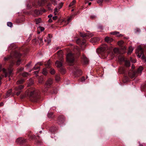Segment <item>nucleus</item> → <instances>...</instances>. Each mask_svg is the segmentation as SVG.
<instances>
[{
    "label": "nucleus",
    "instance_id": "20e7f679",
    "mask_svg": "<svg viewBox=\"0 0 146 146\" xmlns=\"http://www.w3.org/2000/svg\"><path fill=\"white\" fill-rule=\"evenodd\" d=\"M38 91L35 89H33L32 91L30 92L29 96L31 97L35 98L38 96Z\"/></svg>",
    "mask_w": 146,
    "mask_h": 146
},
{
    "label": "nucleus",
    "instance_id": "c756f323",
    "mask_svg": "<svg viewBox=\"0 0 146 146\" xmlns=\"http://www.w3.org/2000/svg\"><path fill=\"white\" fill-rule=\"evenodd\" d=\"M7 25L8 26L11 27H12V23L11 22H9L7 23Z\"/></svg>",
    "mask_w": 146,
    "mask_h": 146
},
{
    "label": "nucleus",
    "instance_id": "4d7b16f0",
    "mask_svg": "<svg viewBox=\"0 0 146 146\" xmlns=\"http://www.w3.org/2000/svg\"><path fill=\"white\" fill-rule=\"evenodd\" d=\"M139 146H143V145L139 143Z\"/></svg>",
    "mask_w": 146,
    "mask_h": 146
},
{
    "label": "nucleus",
    "instance_id": "a19ab883",
    "mask_svg": "<svg viewBox=\"0 0 146 146\" xmlns=\"http://www.w3.org/2000/svg\"><path fill=\"white\" fill-rule=\"evenodd\" d=\"M41 143V141L38 140L37 141V145H40Z\"/></svg>",
    "mask_w": 146,
    "mask_h": 146
},
{
    "label": "nucleus",
    "instance_id": "58836bf2",
    "mask_svg": "<svg viewBox=\"0 0 146 146\" xmlns=\"http://www.w3.org/2000/svg\"><path fill=\"white\" fill-rule=\"evenodd\" d=\"M52 2L54 4V5L57 4V2L55 1V0H52Z\"/></svg>",
    "mask_w": 146,
    "mask_h": 146
},
{
    "label": "nucleus",
    "instance_id": "f3484780",
    "mask_svg": "<svg viewBox=\"0 0 146 146\" xmlns=\"http://www.w3.org/2000/svg\"><path fill=\"white\" fill-rule=\"evenodd\" d=\"M133 50V49L132 47H130L129 48V50L127 53L128 54H130Z\"/></svg>",
    "mask_w": 146,
    "mask_h": 146
},
{
    "label": "nucleus",
    "instance_id": "3c124183",
    "mask_svg": "<svg viewBox=\"0 0 146 146\" xmlns=\"http://www.w3.org/2000/svg\"><path fill=\"white\" fill-rule=\"evenodd\" d=\"M142 57V59H144L145 58V57L144 55L143 54H142V57Z\"/></svg>",
    "mask_w": 146,
    "mask_h": 146
},
{
    "label": "nucleus",
    "instance_id": "8fccbe9b",
    "mask_svg": "<svg viewBox=\"0 0 146 146\" xmlns=\"http://www.w3.org/2000/svg\"><path fill=\"white\" fill-rule=\"evenodd\" d=\"M11 57V56L9 57L8 58H4V60H7L8 59H9Z\"/></svg>",
    "mask_w": 146,
    "mask_h": 146
},
{
    "label": "nucleus",
    "instance_id": "5701e85b",
    "mask_svg": "<svg viewBox=\"0 0 146 146\" xmlns=\"http://www.w3.org/2000/svg\"><path fill=\"white\" fill-rule=\"evenodd\" d=\"M41 21V19L40 18L36 19V23L37 24L40 22Z\"/></svg>",
    "mask_w": 146,
    "mask_h": 146
},
{
    "label": "nucleus",
    "instance_id": "864d4df0",
    "mask_svg": "<svg viewBox=\"0 0 146 146\" xmlns=\"http://www.w3.org/2000/svg\"><path fill=\"white\" fill-rule=\"evenodd\" d=\"M48 21L50 23H51L52 21V20L51 19H50Z\"/></svg>",
    "mask_w": 146,
    "mask_h": 146
},
{
    "label": "nucleus",
    "instance_id": "9d476101",
    "mask_svg": "<svg viewBox=\"0 0 146 146\" xmlns=\"http://www.w3.org/2000/svg\"><path fill=\"white\" fill-rule=\"evenodd\" d=\"M82 59L83 61L85 64H87L88 62V60L86 57L84 55H83L82 57Z\"/></svg>",
    "mask_w": 146,
    "mask_h": 146
},
{
    "label": "nucleus",
    "instance_id": "2f4dec72",
    "mask_svg": "<svg viewBox=\"0 0 146 146\" xmlns=\"http://www.w3.org/2000/svg\"><path fill=\"white\" fill-rule=\"evenodd\" d=\"M50 60H48L47 62L45 64V65L48 66L50 65Z\"/></svg>",
    "mask_w": 146,
    "mask_h": 146
},
{
    "label": "nucleus",
    "instance_id": "f257e3e1",
    "mask_svg": "<svg viewBox=\"0 0 146 146\" xmlns=\"http://www.w3.org/2000/svg\"><path fill=\"white\" fill-rule=\"evenodd\" d=\"M75 57L74 54L72 52H70L67 55V60L70 65H72V63L74 62Z\"/></svg>",
    "mask_w": 146,
    "mask_h": 146
},
{
    "label": "nucleus",
    "instance_id": "4c0bfd02",
    "mask_svg": "<svg viewBox=\"0 0 146 146\" xmlns=\"http://www.w3.org/2000/svg\"><path fill=\"white\" fill-rule=\"evenodd\" d=\"M80 35L83 37H86L87 36L86 34H83L82 33H80Z\"/></svg>",
    "mask_w": 146,
    "mask_h": 146
},
{
    "label": "nucleus",
    "instance_id": "39448f33",
    "mask_svg": "<svg viewBox=\"0 0 146 146\" xmlns=\"http://www.w3.org/2000/svg\"><path fill=\"white\" fill-rule=\"evenodd\" d=\"M23 88L24 86L22 85H19L18 87L15 88V90L17 92L16 93L17 95L19 96L20 94V93L21 92V90L23 89Z\"/></svg>",
    "mask_w": 146,
    "mask_h": 146
},
{
    "label": "nucleus",
    "instance_id": "09e8293b",
    "mask_svg": "<svg viewBox=\"0 0 146 146\" xmlns=\"http://www.w3.org/2000/svg\"><path fill=\"white\" fill-rule=\"evenodd\" d=\"M57 17L56 16H55L53 17V19L54 20H55L57 19Z\"/></svg>",
    "mask_w": 146,
    "mask_h": 146
},
{
    "label": "nucleus",
    "instance_id": "7c9ffc66",
    "mask_svg": "<svg viewBox=\"0 0 146 146\" xmlns=\"http://www.w3.org/2000/svg\"><path fill=\"white\" fill-rule=\"evenodd\" d=\"M55 73V71L54 69H51L50 71V73L52 74H54Z\"/></svg>",
    "mask_w": 146,
    "mask_h": 146
},
{
    "label": "nucleus",
    "instance_id": "de8ad7c7",
    "mask_svg": "<svg viewBox=\"0 0 146 146\" xmlns=\"http://www.w3.org/2000/svg\"><path fill=\"white\" fill-rule=\"evenodd\" d=\"M85 80V78L84 77H82V78L81 79V81L83 82Z\"/></svg>",
    "mask_w": 146,
    "mask_h": 146
},
{
    "label": "nucleus",
    "instance_id": "603ef678",
    "mask_svg": "<svg viewBox=\"0 0 146 146\" xmlns=\"http://www.w3.org/2000/svg\"><path fill=\"white\" fill-rule=\"evenodd\" d=\"M52 15L51 14H50L49 15H48V17L49 18H51L52 17Z\"/></svg>",
    "mask_w": 146,
    "mask_h": 146
},
{
    "label": "nucleus",
    "instance_id": "7ed1b4c3",
    "mask_svg": "<svg viewBox=\"0 0 146 146\" xmlns=\"http://www.w3.org/2000/svg\"><path fill=\"white\" fill-rule=\"evenodd\" d=\"M143 52L142 48L140 46L138 47L136 51V53L137 54V56L139 58H140L142 54H143Z\"/></svg>",
    "mask_w": 146,
    "mask_h": 146
},
{
    "label": "nucleus",
    "instance_id": "13d9d810",
    "mask_svg": "<svg viewBox=\"0 0 146 146\" xmlns=\"http://www.w3.org/2000/svg\"><path fill=\"white\" fill-rule=\"evenodd\" d=\"M91 3L90 2L88 3V5H91Z\"/></svg>",
    "mask_w": 146,
    "mask_h": 146
},
{
    "label": "nucleus",
    "instance_id": "4468645a",
    "mask_svg": "<svg viewBox=\"0 0 146 146\" xmlns=\"http://www.w3.org/2000/svg\"><path fill=\"white\" fill-rule=\"evenodd\" d=\"M143 70V67L141 66H140L138 69L137 73H141V72Z\"/></svg>",
    "mask_w": 146,
    "mask_h": 146
},
{
    "label": "nucleus",
    "instance_id": "6e6d98bb",
    "mask_svg": "<svg viewBox=\"0 0 146 146\" xmlns=\"http://www.w3.org/2000/svg\"><path fill=\"white\" fill-rule=\"evenodd\" d=\"M124 60V58L123 57H122L121 58V61H123V60Z\"/></svg>",
    "mask_w": 146,
    "mask_h": 146
},
{
    "label": "nucleus",
    "instance_id": "9b49d317",
    "mask_svg": "<svg viewBox=\"0 0 146 146\" xmlns=\"http://www.w3.org/2000/svg\"><path fill=\"white\" fill-rule=\"evenodd\" d=\"M105 40L107 42L110 43L113 41V39L107 36L105 38Z\"/></svg>",
    "mask_w": 146,
    "mask_h": 146
},
{
    "label": "nucleus",
    "instance_id": "4be33fe9",
    "mask_svg": "<svg viewBox=\"0 0 146 146\" xmlns=\"http://www.w3.org/2000/svg\"><path fill=\"white\" fill-rule=\"evenodd\" d=\"M12 90L11 89L9 90L8 91L6 94L7 96V97L9 96L10 95L12 92Z\"/></svg>",
    "mask_w": 146,
    "mask_h": 146
},
{
    "label": "nucleus",
    "instance_id": "ea45409f",
    "mask_svg": "<svg viewBox=\"0 0 146 146\" xmlns=\"http://www.w3.org/2000/svg\"><path fill=\"white\" fill-rule=\"evenodd\" d=\"M72 18L73 16H72L68 19L67 21H68V23L70 21V20L72 19Z\"/></svg>",
    "mask_w": 146,
    "mask_h": 146
},
{
    "label": "nucleus",
    "instance_id": "72a5a7b5",
    "mask_svg": "<svg viewBox=\"0 0 146 146\" xmlns=\"http://www.w3.org/2000/svg\"><path fill=\"white\" fill-rule=\"evenodd\" d=\"M135 33H137L139 32L140 31V29L139 28H137L135 29Z\"/></svg>",
    "mask_w": 146,
    "mask_h": 146
},
{
    "label": "nucleus",
    "instance_id": "774afa93",
    "mask_svg": "<svg viewBox=\"0 0 146 146\" xmlns=\"http://www.w3.org/2000/svg\"><path fill=\"white\" fill-rule=\"evenodd\" d=\"M73 11V9H72V11Z\"/></svg>",
    "mask_w": 146,
    "mask_h": 146
},
{
    "label": "nucleus",
    "instance_id": "dca6fc26",
    "mask_svg": "<svg viewBox=\"0 0 146 146\" xmlns=\"http://www.w3.org/2000/svg\"><path fill=\"white\" fill-rule=\"evenodd\" d=\"M48 73V71L47 70V69L46 68H44L43 70V71L42 72V73L46 75L47 74V73Z\"/></svg>",
    "mask_w": 146,
    "mask_h": 146
},
{
    "label": "nucleus",
    "instance_id": "e2e57ef3",
    "mask_svg": "<svg viewBox=\"0 0 146 146\" xmlns=\"http://www.w3.org/2000/svg\"><path fill=\"white\" fill-rule=\"evenodd\" d=\"M61 5H63V3H61Z\"/></svg>",
    "mask_w": 146,
    "mask_h": 146
},
{
    "label": "nucleus",
    "instance_id": "37998d69",
    "mask_svg": "<svg viewBox=\"0 0 146 146\" xmlns=\"http://www.w3.org/2000/svg\"><path fill=\"white\" fill-rule=\"evenodd\" d=\"M9 73L10 75H11L12 74V70L11 69H9Z\"/></svg>",
    "mask_w": 146,
    "mask_h": 146
},
{
    "label": "nucleus",
    "instance_id": "473e14b6",
    "mask_svg": "<svg viewBox=\"0 0 146 146\" xmlns=\"http://www.w3.org/2000/svg\"><path fill=\"white\" fill-rule=\"evenodd\" d=\"M55 79L56 81H58L60 79V77L59 76H57L56 77Z\"/></svg>",
    "mask_w": 146,
    "mask_h": 146
},
{
    "label": "nucleus",
    "instance_id": "1a4fd4ad",
    "mask_svg": "<svg viewBox=\"0 0 146 146\" xmlns=\"http://www.w3.org/2000/svg\"><path fill=\"white\" fill-rule=\"evenodd\" d=\"M63 61L61 60V61L57 60L56 61L55 64L57 67H60L62 66V63Z\"/></svg>",
    "mask_w": 146,
    "mask_h": 146
},
{
    "label": "nucleus",
    "instance_id": "0e129e2a",
    "mask_svg": "<svg viewBox=\"0 0 146 146\" xmlns=\"http://www.w3.org/2000/svg\"><path fill=\"white\" fill-rule=\"evenodd\" d=\"M88 3V2H86L85 3L86 4V3Z\"/></svg>",
    "mask_w": 146,
    "mask_h": 146
},
{
    "label": "nucleus",
    "instance_id": "49530a36",
    "mask_svg": "<svg viewBox=\"0 0 146 146\" xmlns=\"http://www.w3.org/2000/svg\"><path fill=\"white\" fill-rule=\"evenodd\" d=\"M33 68H34V69H35V70L38 69L39 68V66H37L36 67L35 66H34V67Z\"/></svg>",
    "mask_w": 146,
    "mask_h": 146
},
{
    "label": "nucleus",
    "instance_id": "bf43d9fd",
    "mask_svg": "<svg viewBox=\"0 0 146 146\" xmlns=\"http://www.w3.org/2000/svg\"><path fill=\"white\" fill-rule=\"evenodd\" d=\"M132 68H134V66H133V65L132 66Z\"/></svg>",
    "mask_w": 146,
    "mask_h": 146
},
{
    "label": "nucleus",
    "instance_id": "79ce46f5",
    "mask_svg": "<svg viewBox=\"0 0 146 146\" xmlns=\"http://www.w3.org/2000/svg\"><path fill=\"white\" fill-rule=\"evenodd\" d=\"M130 60L131 62L133 63H135L136 62V61L135 60H133L132 58H130Z\"/></svg>",
    "mask_w": 146,
    "mask_h": 146
},
{
    "label": "nucleus",
    "instance_id": "052dcab7",
    "mask_svg": "<svg viewBox=\"0 0 146 146\" xmlns=\"http://www.w3.org/2000/svg\"><path fill=\"white\" fill-rule=\"evenodd\" d=\"M38 63L40 65H41V63L40 62V63Z\"/></svg>",
    "mask_w": 146,
    "mask_h": 146
},
{
    "label": "nucleus",
    "instance_id": "c9c22d12",
    "mask_svg": "<svg viewBox=\"0 0 146 146\" xmlns=\"http://www.w3.org/2000/svg\"><path fill=\"white\" fill-rule=\"evenodd\" d=\"M43 81V79L42 78H40L38 80V82L39 83H42Z\"/></svg>",
    "mask_w": 146,
    "mask_h": 146
},
{
    "label": "nucleus",
    "instance_id": "a18cd8bd",
    "mask_svg": "<svg viewBox=\"0 0 146 146\" xmlns=\"http://www.w3.org/2000/svg\"><path fill=\"white\" fill-rule=\"evenodd\" d=\"M39 72L38 71H36L34 72V74H36V76H37V74Z\"/></svg>",
    "mask_w": 146,
    "mask_h": 146
},
{
    "label": "nucleus",
    "instance_id": "393cba45",
    "mask_svg": "<svg viewBox=\"0 0 146 146\" xmlns=\"http://www.w3.org/2000/svg\"><path fill=\"white\" fill-rule=\"evenodd\" d=\"M76 1L75 0H73L72 2H71L70 4V5H69V7H71L73 5H74L75 3H76Z\"/></svg>",
    "mask_w": 146,
    "mask_h": 146
},
{
    "label": "nucleus",
    "instance_id": "f03ea898",
    "mask_svg": "<svg viewBox=\"0 0 146 146\" xmlns=\"http://www.w3.org/2000/svg\"><path fill=\"white\" fill-rule=\"evenodd\" d=\"M108 49V47L107 45L106 44H104L101 47L98 48L96 50V52L98 54H102Z\"/></svg>",
    "mask_w": 146,
    "mask_h": 146
},
{
    "label": "nucleus",
    "instance_id": "680f3d73",
    "mask_svg": "<svg viewBox=\"0 0 146 146\" xmlns=\"http://www.w3.org/2000/svg\"><path fill=\"white\" fill-rule=\"evenodd\" d=\"M103 0H99V1H100L101 2L103 1Z\"/></svg>",
    "mask_w": 146,
    "mask_h": 146
},
{
    "label": "nucleus",
    "instance_id": "cd10ccee",
    "mask_svg": "<svg viewBox=\"0 0 146 146\" xmlns=\"http://www.w3.org/2000/svg\"><path fill=\"white\" fill-rule=\"evenodd\" d=\"M48 117L49 118H51L53 117V113H49L48 114Z\"/></svg>",
    "mask_w": 146,
    "mask_h": 146
},
{
    "label": "nucleus",
    "instance_id": "f8f14e48",
    "mask_svg": "<svg viewBox=\"0 0 146 146\" xmlns=\"http://www.w3.org/2000/svg\"><path fill=\"white\" fill-rule=\"evenodd\" d=\"M99 40V38L97 37H94L92 38V43L94 45L95 43L97 42Z\"/></svg>",
    "mask_w": 146,
    "mask_h": 146
},
{
    "label": "nucleus",
    "instance_id": "a211bd4d",
    "mask_svg": "<svg viewBox=\"0 0 146 146\" xmlns=\"http://www.w3.org/2000/svg\"><path fill=\"white\" fill-rule=\"evenodd\" d=\"M125 65L127 67H129L130 65V62L127 60H126L125 61Z\"/></svg>",
    "mask_w": 146,
    "mask_h": 146
},
{
    "label": "nucleus",
    "instance_id": "6ab92c4d",
    "mask_svg": "<svg viewBox=\"0 0 146 146\" xmlns=\"http://www.w3.org/2000/svg\"><path fill=\"white\" fill-rule=\"evenodd\" d=\"M59 9L56 8L54 9V13L55 15H56L58 14Z\"/></svg>",
    "mask_w": 146,
    "mask_h": 146
},
{
    "label": "nucleus",
    "instance_id": "2eb2a0df",
    "mask_svg": "<svg viewBox=\"0 0 146 146\" xmlns=\"http://www.w3.org/2000/svg\"><path fill=\"white\" fill-rule=\"evenodd\" d=\"M113 51L114 52L115 54H119V51L118 48H115L113 49Z\"/></svg>",
    "mask_w": 146,
    "mask_h": 146
},
{
    "label": "nucleus",
    "instance_id": "f704fd0d",
    "mask_svg": "<svg viewBox=\"0 0 146 146\" xmlns=\"http://www.w3.org/2000/svg\"><path fill=\"white\" fill-rule=\"evenodd\" d=\"M38 29L39 30H41V31H43L44 29V27H38Z\"/></svg>",
    "mask_w": 146,
    "mask_h": 146
},
{
    "label": "nucleus",
    "instance_id": "c03bdc74",
    "mask_svg": "<svg viewBox=\"0 0 146 146\" xmlns=\"http://www.w3.org/2000/svg\"><path fill=\"white\" fill-rule=\"evenodd\" d=\"M23 69H24L23 68H21L19 69L18 70V72H19L21 71H22L23 70Z\"/></svg>",
    "mask_w": 146,
    "mask_h": 146
},
{
    "label": "nucleus",
    "instance_id": "a878e982",
    "mask_svg": "<svg viewBox=\"0 0 146 146\" xmlns=\"http://www.w3.org/2000/svg\"><path fill=\"white\" fill-rule=\"evenodd\" d=\"M29 75V74L27 72L23 73L22 74V76L24 77H27Z\"/></svg>",
    "mask_w": 146,
    "mask_h": 146
},
{
    "label": "nucleus",
    "instance_id": "6e6552de",
    "mask_svg": "<svg viewBox=\"0 0 146 146\" xmlns=\"http://www.w3.org/2000/svg\"><path fill=\"white\" fill-rule=\"evenodd\" d=\"M111 34L113 35H116L118 37H121L123 36V35L121 34H120L118 32L115 31L111 33Z\"/></svg>",
    "mask_w": 146,
    "mask_h": 146
},
{
    "label": "nucleus",
    "instance_id": "bb28decb",
    "mask_svg": "<svg viewBox=\"0 0 146 146\" xmlns=\"http://www.w3.org/2000/svg\"><path fill=\"white\" fill-rule=\"evenodd\" d=\"M24 82V80L23 79H21L17 81V84H21L22 83Z\"/></svg>",
    "mask_w": 146,
    "mask_h": 146
},
{
    "label": "nucleus",
    "instance_id": "aec40b11",
    "mask_svg": "<svg viewBox=\"0 0 146 146\" xmlns=\"http://www.w3.org/2000/svg\"><path fill=\"white\" fill-rule=\"evenodd\" d=\"M136 72H135H135H133V73H132V76H131V73H130V72H129V76H131V77L132 78L134 77H135V76H136Z\"/></svg>",
    "mask_w": 146,
    "mask_h": 146
},
{
    "label": "nucleus",
    "instance_id": "412c9836",
    "mask_svg": "<svg viewBox=\"0 0 146 146\" xmlns=\"http://www.w3.org/2000/svg\"><path fill=\"white\" fill-rule=\"evenodd\" d=\"M124 42L123 40H120L118 42V44L119 46H121L124 43Z\"/></svg>",
    "mask_w": 146,
    "mask_h": 146
},
{
    "label": "nucleus",
    "instance_id": "ddd939ff",
    "mask_svg": "<svg viewBox=\"0 0 146 146\" xmlns=\"http://www.w3.org/2000/svg\"><path fill=\"white\" fill-rule=\"evenodd\" d=\"M50 37L51 36L50 35L48 34V36L46 37L47 39L44 40L45 41L47 42L48 44H49L51 42Z\"/></svg>",
    "mask_w": 146,
    "mask_h": 146
},
{
    "label": "nucleus",
    "instance_id": "b1692460",
    "mask_svg": "<svg viewBox=\"0 0 146 146\" xmlns=\"http://www.w3.org/2000/svg\"><path fill=\"white\" fill-rule=\"evenodd\" d=\"M126 48L125 46L122 47L121 48V50L122 51V53H124L125 52Z\"/></svg>",
    "mask_w": 146,
    "mask_h": 146
},
{
    "label": "nucleus",
    "instance_id": "c85d7f7f",
    "mask_svg": "<svg viewBox=\"0 0 146 146\" xmlns=\"http://www.w3.org/2000/svg\"><path fill=\"white\" fill-rule=\"evenodd\" d=\"M3 71L5 73V77H7V73L6 72V70L5 69H3Z\"/></svg>",
    "mask_w": 146,
    "mask_h": 146
},
{
    "label": "nucleus",
    "instance_id": "5fc2aeb1",
    "mask_svg": "<svg viewBox=\"0 0 146 146\" xmlns=\"http://www.w3.org/2000/svg\"><path fill=\"white\" fill-rule=\"evenodd\" d=\"M96 17V16L95 15L92 16V19H95Z\"/></svg>",
    "mask_w": 146,
    "mask_h": 146
},
{
    "label": "nucleus",
    "instance_id": "338daca9",
    "mask_svg": "<svg viewBox=\"0 0 146 146\" xmlns=\"http://www.w3.org/2000/svg\"><path fill=\"white\" fill-rule=\"evenodd\" d=\"M62 7V6L60 7V9Z\"/></svg>",
    "mask_w": 146,
    "mask_h": 146
},
{
    "label": "nucleus",
    "instance_id": "69168bd1",
    "mask_svg": "<svg viewBox=\"0 0 146 146\" xmlns=\"http://www.w3.org/2000/svg\"><path fill=\"white\" fill-rule=\"evenodd\" d=\"M1 67L0 66V71L1 70Z\"/></svg>",
    "mask_w": 146,
    "mask_h": 146
},
{
    "label": "nucleus",
    "instance_id": "e433bc0d",
    "mask_svg": "<svg viewBox=\"0 0 146 146\" xmlns=\"http://www.w3.org/2000/svg\"><path fill=\"white\" fill-rule=\"evenodd\" d=\"M20 62H21V60H17V62H16V64L17 65H19L20 64Z\"/></svg>",
    "mask_w": 146,
    "mask_h": 146
},
{
    "label": "nucleus",
    "instance_id": "423d86ee",
    "mask_svg": "<svg viewBox=\"0 0 146 146\" xmlns=\"http://www.w3.org/2000/svg\"><path fill=\"white\" fill-rule=\"evenodd\" d=\"M64 117L61 116L58 117V123L59 125H62L64 124Z\"/></svg>",
    "mask_w": 146,
    "mask_h": 146
},
{
    "label": "nucleus",
    "instance_id": "0eeeda50",
    "mask_svg": "<svg viewBox=\"0 0 146 146\" xmlns=\"http://www.w3.org/2000/svg\"><path fill=\"white\" fill-rule=\"evenodd\" d=\"M52 79L51 78H49L46 83V87H48L50 86V85L52 84Z\"/></svg>",
    "mask_w": 146,
    "mask_h": 146
}]
</instances>
